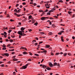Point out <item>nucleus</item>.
Listing matches in <instances>:
<instances>
[{
  "label": "nucleus",
  "instance_id": "obj_1",
  "mask_svg": "<svg viewBox=\"0 0 75 75\" xmlns=\"http://www.w3.org/2000/svg\"><path fill=\"white\" fill-rule=\"evenodd\" d=\"M25 30V28L22 27L21 28V30L19 31L18 32V33H24V30Z\"/></svg>",
  "mask_w": 75,
  "mask_h": 75
},
{
  "label": "nucleus",
  "instance_id": "obj_2",
  "mask_svg": "<svg viewBox=\"0 0 75 75\" xmlns=\"http://www.w3.org/2000/svg\"><path fill=\"white\" fill-rule=\"evenodd\" d=\"M27 68V67H26V66H23L22 67L20 68V69H26Z\"/></svg>",
  "mask_w": 75,
  "mask_h": 75
},
{
  "label": "nucleus",
  "instance_id": "obj_3",
  "mask_svg": "<svg viewBox=\"0 0 75 75\" xmlns=\"http://www.w3.org/2000/svg\"><path fill=\"white\" fill-rule=\"evenodd\" d=\"M19 35H21V36H25V35H26V34H23V33H18Z\"/></svg>",
  "mask_w": 75,
  "mask_h": 75
},
{
  "label": "nucleus",
  "instance_id": "obj_4",
  "mask_svg": "<svg viewBox=\"0 0 75 75\" xmlns=\"http://www.w3.org/2000/svg\"><path fill=\"white\" fill-rule=\"evenodd\" d=\"M46 18V17H42V18H41V20H42L43 21H44V20H45V18Z\"/></svg>",
  "mask_w": 75,
  "mask_h": 75
},
{
  "label": "nucleus",
  "instance_id": "obj_5",
  "mask_svg": "<svg viewBox=\"0 0 75 75\" xmlns=\"http://www.w3.org/2000/svg\"><path fill=\"white\" fill-rule=\"evenodd\" d=\"M49 65L50 67H53V64L51 63V62H50L49 63Z\"/></svg>",
  "mask_w": 75,
  "mask_h": 75
},
{
  "label": "nucleus",
  "instance_id": "obj_6",
  "mask_svg": "<svg viewBox=\"0 0 75 75\" xmlns=\"http://www.w3.org/2000/svg\"><path fill=\"white\" fill-rule=\"evenodd\" d=\"M47 67V66L44 65H43V66L42 67V68H45Z\"/></svg>",
  "mask_w": 75,
  "mask_h": 75
},
{
  "label": "nucleus",
  "instance_id": "obj_7",
  "mask_svg": "<svg viewBox=\"0 0 75 75\" xmlns=\"http://www.w3.org/2000/svg\"><path fill=\"white\" fill-rule=\"evenodd\" d=\"M4 55H5V56H7V57H8V56H9V54L8 53H5Z\"/></svg>",
  "mask_w": 75,
  "mask_h": 75
},
{
  "label": "nucleus",
  "instance_id": "obj_8",
  "mask_svg": "<svg viewBox=\"0 0 75 75\" xmlns=\"http://www.w3.org/2000/svg\"><path fill=\"white\" fill-rule=\"evenodd\" d=\"M45 47L46 48H48L50 47V45H46Z\"/></svg>",
  "mask_w": 75,
  "mask_h": 75
},
{
  "label": "nucleus",
  "instance_id": "obj_9",
  "mask_svg": "<svg viewBox=\"0 0 75 75\" xmlns=\"http://www.w3.org/2000/svg\"><path fill=\"white\" fill-rule=\"evenodd\" d=\"M23 49V50H26V51H27V49H26V48H25L24 47H21V49Z\"/></svg>",
  "mask_w": 75,
  "mask_h": 75
},
{
  "label": "nucleus",
  "instance_id": "obj_10",
  "mask_svg": "<svg viewBox=\"0 0 75 75\" xmlns=\"http://www.w3.org/2000/svg\"><path fill=\"white\" fill-rule=\"evenodd\" d=\"M63 38L64 37H63V36H62L61 38V41H62V42H64V39H63Z\"/></svg>",
  "mask_w": 75,
  "mask_h": 75
},
{
  "label": "nucleus",
  "instance_id": "obj_11",
  "mask_svg": "<svg viewBox=\"0 0 75 75\" xmlns=\"http://www.w3.org/2000/svg\"><path fill=\"white\" fill-rule=\"evenodd\" d=\"M45 6H50V4L47 3L45 4Z\"/></svg>",
  "mask_w": 75,
  "mask_h": 75
},
{
  "label": "nucleus",
  "instance_id": "obj_12",
  "mask_svg": "<svg viewBox=\"0 0 75 75\" xmlns=\"http://www.w3.org/2000/svg\"><path fill=\"white\" fill-rule=\"evenodd\" d=\"M46 69H47V70H51V68L48 67H47L46 68Z\"/></svg>",
  "mask_w": 75,
  "mask_h": 75
},
{
  "label": "nucleus",
  "instance_id": "obj_13",
  "mask_svg": "<svg viewBox=\"0 0 75 75\" xmlns=\"http://www.w3.org/2000/svg\"><path fill=\"white\" fill-rule=\"evenodd\" d=\"M45 6L46 8H50V6H47V5H45Z\"/></svg>",
  "mask_w": 75,
  "mask_h": 75
},
{
  "label": "nucleus",
  "instance_id": "obj_14",
  "mask_svg": "<svg viewBox=\"0 0 75 75\" xmlns=\"http://www.w3.org/2000/svg\"><path fill=\"white\" fill-rule=\"evenodd\" d=\"M59 2H60V3H63V1H62V0H60L57 3L59 4Z\"/></svg>",
  "mask_w": 75,
  "mask_h": 75
},
{
  "label": "nucleus",
  "instance_id": "obj_15",
  "mask_svg": "<svg viewBox=\"0 0 75 75\" xmlns=\"http://www.w3.org/2000/svg\"><path fill=\"white\" fill-rule=\"evenodd\" d=\"M67 54V53H64V56L66 57Z\"/></svg>",
  "mask_w": 75,
  "mask_h": 75
},
{
  "label": "nucleus",
  "instance_id": "obj_16",
  "mask_svg": "<svg viewBox=\"0 0 75 75\" xmlns=\"http://www.w3.org/2000/svg\"><path fill=\"white\" fill-rule=\"evenodd\" d=\"M49 35H52L53 33L51 32H50L48 33Z\"/></svg>",
  "mask_w": 75,
  "mask_h": 75
},
{
  "label": "nucleus",
  "instance_id": "obj_17",
  "mask_svg": "<svg viewBox=\"0 0 75 75\" xmlns=\"http://www.w3.org/2000/svg\"><path fill=\"white\" fill-rule=\"evenodd\" d=\"M17 60H18V59L16 58H14L13 59V61H17Z\"/></svg>",
  "mask_w": 75,
  "mask_h": 75
},
{
  "label": "nucleus",
  "instance_id": "obj_18",
  "mask_svg": "<svg viewBox=\"0 0 75 75\" xmlns=\"http://www.w3.org/2000/svg\"><path fill=\"white\" fill-rule=\"evenodd\" d=\"M57 64V63L56 62H55L53 64V66H56Z\"/></svg>",
  "mask_w": 75,
  "mask_h": 75
},
{
  "label": "nucleus",
  "instance_id": "obj_19",
  "mask_svg": "<svg viewBox=\"0 0 75 75\" xmlns=\"http://www.w3.org/2000/svg\"><path fill=\"white\" fill-rule=\"evenodd\" d=\"M23 54L24 55H25V54H27V52H23Z\"/></svg>",
  "mask_w": 75,
  "mask_h": 75
},
{
  "label": "nucleus",
  "instance_id": "obj_20",
  "mask_svg": "<svg viewBox=\"0 0 75 75\" xmlns=\"http://www.w3.org/2000/svg\"><path fill=\"white\" fill-rule=\"evenodd\" d=\"M12 31V30H9L8 31V34H10V32H11V31Z\"/></svg>",
  "mask_w": 75,
  "mask_h": 75
},
{
  "label": "nucleus",
  "instance_id": "obj_21",
  "mask_svg": "<svg viewBox=\"0 0 75 75\" xmlns=\"http://www.w3.org/2000/svg\"><path fill=\"white\" fill-rule=\"evenodd\" d=\"M20 11H21V9H19L18 11H17V13H19V12H20Z\"/></svg>",
  "mask_w": 75,
  "mask_h": 75
},
{
  "label": "nucleus",
  "instance_id": "obj_22",
  "mask_svg": "<svg viewBox=\"0 0 75 75\" xmlns=\"http://www.w3.org/2000/svg\"><path fill=\"white\" fill-rule=\"evenodd\" d=\"M9 41H10V42H13V40H11V39H10L9 40Z\"/></svg>",
  "mask_w": 75,
  "mask_h": 75
},
{
  "label": "nucleus",
  "instance_id": "obj_23",
  "mask_svg": "<svg viewBox=\"0 0 75 75\" xmlns=\"http://www.w3.org/2000/svg\"><path fill=\"white\" fill-rule=\"evenodd\" d=\"M34 55H35L36 56H37V57H38L39 56V55H38V54H34Z\"/></svg>",
  "mask_w": 75,
  "mask_h": 75
},
{
  "label": "nucleus",
  "instance_id": "obj_24",
  "mask_svg": "<svg viewBox=\"0 0 75 75\" xmlns=\"http://www.w3.org/2000/svg\"><path fill=\"white\" fill-rule=\"evenodd\" d=\"M14 11H15V12H16V13H17V9H15L14 10Z\"/></svg>",
  "mask_w": 75,
  "mask_h": 75
},
{
  "label": "nucleus",
  "instance_id": "obj_25",
  "mask_svg": "<svg viewBox=\"0 0 75 75\" xmlns=\"http://www.w3.org/2000/svg\"><path fill=\"white\" fill-rule=\"evenodd\" d=\"M38 24V23H35L34 24V25H36V26H37V25Z\"/></svg>",
  "mask_w": 75,
  "mask_h": 75
},
{
  "label": "nucleus",
  "instance_id": "obj_26",
  "mask_svg": "<svg viewBox=\"0 0 75 75\" xmlns=\"http://www.w3.org/2000/svg\"><path fill=\"white\" fill-rule=\"evenodd\" d=\"M43 53H46L47 52V51L46 50L43 51Z\"/></svg>",
  "mask_w": 75,
  "mask_h": 75
},
{
  "label": "nucleus",
  "instance_id": "obj_27",
  "mask_svg": "<svg viewBox=\"0 0 75 75\" xmlns=\"http://www.w3.org/2000/svg\"><path fill=\"white\" fill-rule=\"evenodd\" d=\"M49 12L50 13H51V12H54V11H53L52 10H50L49 11Z\"/></svg>",
  "mask_w": 75,
  "mask_h": 75
},
{
  "label": "nucleus",
  "instance_id": "obj_28",
  "mask_svg": "<svg viewBox=\"0 0 75 75\" xmlns=\"http://www.w3.org/2000/svg\"><path fill=\"white\" fill-rule=\"evenodd\" d=\"M3 50H6V47H4L2 48Z\"/></svg>",
  "mask_w": 75,
  "mask_h": 75
},
{
  "label": "nucleus",
  "instance_id": "obj_29",
  "mask_svg": "<svg viewBox=\"0 0 75 75\" xmlns=\"http://www.w3.org/2000/svg\"><path fill=\"white\" fill-rule=\"evenodd\" d=\"M51 14V13H50V12H48L47 13V15H50Z\"/></svg>",
  "mask_w": 75,
  "mask_h": 75
},
{
  "label": "nucleus",
  "instance_id": "obj_30",
  "mask_svg": "<svg viewBox=\"0 0 75 75\" xmlns=\"http://www.w3.org/2000/svg\"><path fill=\"white\" fill-rule=\"evenodd\" d=\"M59 53H56L55 55H59Z\"/></svg>",
  "mask_w": 75,
  "mask_h": 75
},
{
  "label": "nucleus",
  "instance_id": "obj_31",
  "mask_svg": "<svg viewBox=\"0 0 75 75\" xmlns=\"http://www.w3.org/2000/svg\"><path fill=\"white\" fill-rule=\"evenodd\" d=\"M32 17V16H31V15H30L29 16V18H31V17Z\"/></svg>",
  "mask_w": 75,
  "mask_h": 75
},
{
  "label": "nucleus",
  "instance_id": "obj_32",
  "mask_svg": "<svg viewBox=\"0 0 75 75\" xmlns=\"http://www.w3.org/2000/svg\"><path fill=\"white\" fill-rule=\"evenodd\" d=\"M18 6H19V4H17L16 5V7H18Z\"/></svg>",
  "mask_w": 75,
  "mask_h": 75
},
{
  "label": "nucleus",
  "instance_id": "obj_33",
  "mask_svg": "<svg viewBox=\"0 0 75 75\" xmlns=\"http://www.w3.org/2000/svg\"><path fill=\"white\" fill-rule=\"evenodd\" d=\"M17 17H20V16H21V15H18L17 14Z\"/></svg>",
  "mask_w": 75,
  "mask_h": 75
},
{
  "label": "nucleus",
  "instance_id": "obj_34",
  "mask_svg": "<svg viewBox=\"0 0 75 75\" xmlns=\"http://www.w3.org/2000/svg\"><path fill=\"white\" fill-rule=\"evenodd\" d=\"M22 4L23 5H25V4H26V3L25 2H23V3Z\"/></svg>",
  "mask_w": 75,
  "mask_h": 75
},
{
  "label": "nucleus",
  "instance_id": "obj_35",
  "mask_svg": "<svg viewBox=\"0 0 75 75\" xmlns=\"http://www.w3.org/2000/svg\"><path fill=\"white\" fill-rule=\"evenodd\" d=\"M27 20V18H25L24 20H23V21H25L26 20Z\"/></svg>",
  "mask_w": 75,
  "mask_h": 75
},
{
  "label": "nucleus",
  "instance_id": "obj_36",
  "mask_svg": "<svg viewBox=\"0 0 75 75\" xmlns=\"http://www.w3.org/2000/svg\"><path fill=\"white\" fill-rule=\"evenodd\" d=\"M7 17H10V15H8V14L7 16Z\"/></svg>",
  "mask_w": 75,
  "mask_h": 75
},
{
  "label": "nucleus",
  "instance_id": "obj_37",
  "mask_svg": "<svg viewBox=\"0 0 75 75\" xmlns=\"http://www.w3.org/2000/svg\"><path fill=\"white\" fill-rule=\"evenodd\" d=\"M50 54L51 55H54V53H53L52 52H51Z\"/></svg>",
  "mask_w": 75,
  "mask_h": 75
},
{
  "label": "nucleus",
  "instance_id": "obj_38",
  "mask_svg": "<svg viewBox=\"0 0 75 75\" xmlns=\"http://www.w3.org/2000/svg\"><path fill=\"white\" fill-rule=\"evenodd\" d=\"M3 16L2 15H0V18H3Z\"/></svg>",
  "mask_w": 75,
  "mask_h": 75
},
{
  "label": "nucleus",
  "instance_id": "obj_39",
  "mask_svg": "<svg viewBox=\"0 0 75 75\" xmlns=\"http://www.w3.org/2000/svg\"><path fill=\"white\" fill-rule=\"evenodd\" d=\"M39 11L40 12H43V11L42 10H40Z\"/></svg>",
  "mask_w": 75,
  "mask_h": 75
},
{
  "label": "nucleus",
  "instance_id": "obj_40",
  "mask_svg": "<svg viewBox=\"0 0 75 75\" xmlns=\"http://www.w3.org/2000/svg\"><path fill=\"white\" fill-rule=\"evenodd\" d=\"M58 34L59 35H61V34H62V33H59Z\"/></svg>",
  "mask_w": 75,
  "mask_h": 75
},
{
  "label": "nucleus",
  "instance_id": "obj_41",
  "mask_svg": "<svg viewBox=\"0 0 75 75\" xmlns=\"http://www.w3.org/2000/svg\"><path fill=\"white\" fill-rule=\"evenodd\" d=\"M4 33L5 35H7V33H6V32H4Z\"/></svg>",
  "mask_w": 75,
  "mask_h": 75
},
{
  "label": "nucleus",
  "instance_id": "obj_42",
  "mask_svg": "<svg viewBox=\"0 0 75 75\" xmlns=\"http://www.w3.org/2000/svg\"><path fill=\"white\" fill-rule=\"evenodd\" d=\"M13 75H16V72H13Z\"/></svg>",
  "mask_w": 75,
  "mask_h": 75
},
{
  "label": "nucleus",
  "instance_id": "obj_43",
  "mask_svg": "<svg viewBox=\"0 0 75 75\" xmlns=\"http://www.w3.org/2000/svg\"><path fill=\"white\" fill-rule=\"evenodd\" d=\"M1 65L2 67H4V64H1Z\"/></svg>",
  "mask_w": 75,
  "mask_h": 75
},
{
  "label": "nucleus",
  "instance_id": "obj_44",
  "mask_svg": "<svg viewBox=\"0 0 75 75\" xmlns=\"http://www.w3.org/2000/svg\"><path fill=\"white\" fill-rule=\"evenodd\" d=\"M28 61H31V59H28Z\"/></svg>",
  "mask_w": 75,
  "mask_h": 75
},
{
  "label": "nucleus",
  "instance_id": "obj_45",
  "mask_svg": "<svg viewBox=\"0 0 75 75\" xmlns=\"http://www.w3.org/2000/svg\"><path fill=\"white\" fill-rule=\"evenodd\" d=\"M11 37L12 38H14V37H15V36L14 35V36H13L11 35Z\"/></svg>",
  "mask_w": 75,
  "mask_h": 75
},
{
  "label": "nucleus",
  "instance_id": "obj_46",
  "mask_svg": "<svg viewBox=\"0 0 75 75\" xmlns=\"http://www.w3.org/2000/svg\"><path fill=\"white\" fill-rule=\"evenodd\" d=\"M4 36L5 38H6V37H7V35H4Z\"/></svg>",
  "mask_w": 75,
  "mask_h": 75
},
{
  "label": "nucleus",
  "instance_id": "obj_47",
  "mask_svg": "<svg viewBox=\"0 0 75 75\" xmlns=\"http://www.w3.org/2000/svg\"><path fill=\"white\" fill-rule=\"evenodd\" d=\"M18 24L19 25H21V22H19L18 23Z\"/></svg>",
  "mask_w": 75,
  "mask_h": 75
},
{
  "label": "nucleus",
  "instance_id": "obj_48",
  "mask_svg": "<svg viewBox=\"0 0 75 75\" xmlns=\"http://www.w3.org/2000/svg\"><path fill=\"white\" fill-rule=\"evenodd\" d=\"M68 55H69V56L71 55V53H68Z\"/></svg>",
  "mask_w": 75,
  "mask_h": 75
},
{
  "label": "nucleus",
  "instance_id": "obj_49",
  "mask_svg": "<svg viewBox=\"0 0 75 75\" xmlns=\"http://www.w3.org/2000/svg\"><path fill=\"white\" fill-rule=\"evenodd\" d=\"M28 30L30 32H31V31H32V30H31V29H29Z\"/></svg>",
  "mask_w": 75,
  "mask_h": 75
},
{
  "label": "nucleus",
  "instance_id": "obj_50",
  "mask_svg": "<svg viewBox=\"0 0 75 75\" xmlns=\"http://www.w3.org/2000/svg\"><path fill=\"white\" fill-rule=\"evenodd\" d=\"M40 50H42V51H44V50H44V49H42V48L40 49Z\"/></svg>",
  "mask_w": 75,
  "mask_h": 75
},
{
  "label": "nucleus",
  "instance_id": "obj_51",
  "mask_svg": "<svg viewBox=\"0 0 75 75\" xmlns=\"http://www.w3.org/2000/svg\"><path fill=\"white\" fill-rule=\"evenodd\" d=\"M71 12L70 11V12H68V13L69 14H71Z\"/></svg>",
  "mask_w": 75,
  "mask_h": 75
},
{
  "label": "nucleus",
  "instance_id": "obj_52",
  "mask_svg": "<svg viewBox=\"0 0 75 75\" xmlns=\"http://www.w3.org/2000/svg\"><path fill=\"white\" fill-rule=\"evenodd\" d=\"M56 8H52V10H55Z\"/></svg>",
  "mask_w": 75,
  "mask_h": 75
},
{
  "label": "nucleus",
  "instance_id": "obj_53",
  "mask_svg": "<svg viewBox=\"0 0 75 75\" xmlns=\"http://www.w3.org/2000/svg\"><path fill=\"white\" fill-rule=\"evenodd\" d=\"M42 41L40 42H39V44H42Z\"/></svg>",
  "mask_w": 75,
  "mask_h": 75
},
{
  "label": "nucleus",
  "instance_id": "obj_54",
  "mask_svg": "<svg viewBox=\"0 0 75 75\" xmlns=\"http://www.w3.org/2000/svg\"><path fill=\"white\" fill-rule=\"evenodd\" d=\"M37 5V4L36 3H34L33 5V6H36Z\"/></svg>",
  "mask_w": 75,
  "mask_h": 75
},
{
  "label": "nucleus",
  "instance_id": "obj_55",
  "mask_svg": "<svg viewBox=\"0 0 75 75\" xmlns=\"http://www.w3.org/2000/svg\"><path fill=\"white\" fill-rule=\"evenodd\" d=\"M10 48H13L14 47H9Z\"/></svg>",
  "mask_w": 75,
  "mask_h": 75
},
{
  "label": "nucleus",
  "instance_id": "obj_56",
  "mask_svg": "<svg viewBox=\"0 0 75 75\" xmlns=\"http://www.w3.org/2000/svg\"><path fill=\"white\" fill-rule=\"evenodd\" d=\"M50 20H53V18H52V17H50Z\"/></svg>",
  "mask_w": 75,
  "mask_h": 75
},
{
  "label": "nucleus",
  "instance_id": "obj_57",
  "mask_svg": "<svg viewBox=\"0 0 75 75\" xmlns=\"http://www.w3.org/2000/svg\"><path fill=\"white\" fill-rule=\"evenodd\" d=\"M40 34H45V33H42V32H40Z\"/></svg>",
  "mask_w": 75,
  "mask_h": 75
},
{
  "label": "nucleus",
  "instance_id": "obj_58",
  "mask_svg": "<svg viewBox=\"0 0 75 75\" xmlns=\"http://www.w3.org/2000/svg\"><path fill=\"white\" fill-rule=\"evenodd\" d=\"M10 21L11 22L14 21H13V19H10Z\"/></svg>",
  "mask_w": 75,
  "mask_h": 75
},
{
  "label": "nucleus",
  "instance_id": "obj_59",
  "mask_svg": "<svg viewBox=\"0 0 75 75\" xmlns=\"http://www.w3.org/2000/svg\"><path fill=\"white\" fill-rule=\"evenodd\" d=\"M28 64H28V63L26 65H25V66H26V67H27V66H28Z\"/></svg>",
  "mask_w": 75,
  "mask_h": 75
},
{
  "label": "nucleus",
  "instance_id": "obj_60",
  "mask_svg": "<svg viewBox=\"0 0 75 75\" xmlns=\"http://www.w3.org/2000/svg\"><path fill=\"white\" fill-rule=\"evenodd\" d=\"M44 75V74H38V75Z\"/></svg>",
  "mask_w": 75,
  "mask_h": 75
},
{
  "label": "nucleus",
  "instance_id": "obj_61",
  "mask_svg": "<svg viewBox=\"0 0 75 75\" xmlns=\"http://www.w3.org/2000/svg\"><path fill=\"white\" fill-rule=\"evenodd\" d=\"M72 39H73V40H74V39H75V37L73 36L72 37Z\"/></svg>",
  "mask_w": 75,
  "mask_h": 75
},
{
  "label": "nucleus",
  "instance_id": "obj_62",
  "mask_svg": "<svg viewBox=\"0 0 75 75\" xmlns=\"http://www.w3.org/2000/svg\"><path fill=\"white\" fill-rule=\"evenodd\" d=\"M36 38V40H38V38Z\"/></svg>",
  "mask_w": 75,
  "mask_h": 75
},
{
  "label": "nucleus",
  "instance_id": "obj_63",
  "mask_svg": "<svg viewBox=\"0 0 75 75\" xmlns=\"http://www.w3.org/2000/svg\"><path fill=\"white\" fill-rule=\"evenodd\" d=\"M35 45H37V43H35Z\"/></svg>",
  "mask_w": 75,
  "mask_h": 75
},
{
  "label": "nucleus",
  "instance_id": "obj_64",
  "mask_svg": "<svg viewBox=\"0 0 75 75\" xmlns=\"http://www.w3.org/2000/svg\"><path fill=\"white\" fill-rule=\"evenodd\" d=\"M0 75H3V73H2L1 74H0Z\"/></svg>",
  "mask_w": 75,
  "mask_h": 75
}]
</instances>
